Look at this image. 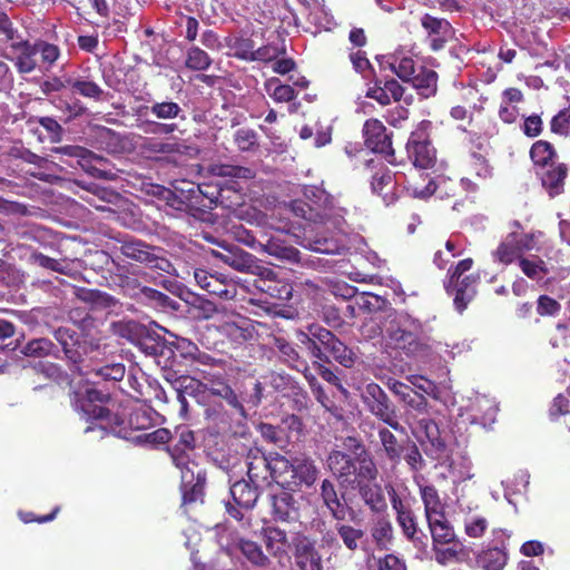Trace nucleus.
Wrapping results in <instances>:
<instances>
[{
	"label": "nucleus",
	"instance_id": "nucleus-1",
	"mask_svg": "<svg viewBox=\"0 0 570 570\" xmlns=\"http://www.w3.org/2000/svg\"><path fill=\"white\" fill-rule=\"evenodd\" d=\"M384 346L407 356L425 354L429 344L422 322L405 312L389 314L384 318Z\"/></svg>",
	"mask_w": 570,
	"mask_h": 570
},
{
	"label": "nucleus",
	"instance_id": "nucleus-2",
	"mask_svg": "<svg viewBox=\"0 0 570 570\" xmlns=\"http://www.w3.org/2000/svg\"><path fill=\"white\" fill-rule=\"evenodd\" d=\"M195 448L193 431L184 429L178 442L169 450L171 460L180 470L183 505L186 507L203 499L206 482L205 471L190 460L187 451Z\"/></svg>",
	"mask_w": 570,
	"mask_h": 570
},
{
	"label": "nucleus",
	"instance_id": "nucleus-3",
	"mask_svg": "<svg viewBox=\"0 0 570 570\" xmlns=\"http://www.w3.org/2000/svg\"><path fill=\"white\" fill-rule=\"evenodd\" d=\"M357 453V478L352 480V489H357L364 504L374 513L385 512L387 503L383 489L379 483H372L376 480L379 470L363 444L356 443Z\"/></svg>",
	"mask_w": 570,
	"mask_h": 570
},
{
	"label": "nucleus",
	"instance_id": "nucleus-4",
	"mask_svg": "<svg viewBox=\"0 0 570 570\" xmlns=\"http://www.w3.org/2000/svg\"><path fill=\"white\" fill-rule=\"evenodd\" d=\"M303 197L291 202L294 215L312 223L325 224L334 210L332 196L321 187L305 186Z\"/></svg>",
	"mask_w": 570,
	"mask_h": 570
},
{
	"label": "nucleus",
	"instance_id": "nucleus-5",
	"mask_svg": "<svg viewBox=\"0 0 570 570\" xmlns=\"http://www.w3.org/2000/svg\"><path fill=\"white\" fill-rule=\"evenodd\" d=\"M362 400L367 410L379 420L395 431L403 432L404 428L396 420V409L384 390L376 383L366 384Z\"/></svg>",
	"mask_w": 570,
	"mask_h": 570
},
{
	"label": "nucleus",
	"instance_id": "nucleus-6",
	"mask_svg": "<svg viewBox=\"0 0 570 570\" xmlns=\"http://www.w3.org/2000/svg\"><path fill=\"white\" fill-rule=\"evenodd\" d=\"M219 246L220 249L212 250L213 256L233 269L253 275H263L264 272H267L266 269L263 271L254 255L240 247L225 243L219 244Z\"/></svg>",
	"mask_w": 570,
	"mask_h": 570
},
{
	"label": "nucleus",
	"instance_id": "nucleus-7",
	"mask_svg": "<svg viewBox=\"0 0 570 570\" xmlns=\"http://www.w3.org/2000/svg\"><path fill=\"white\" fill-rule=\"evenodd\" d=\"M429 125L430 122H422L420 128L411 134L406 144L407 155L414 166L423 169L432 168L436 161V151L425 132Z\"/></svg>",
	"mask_w": 570,
	"mask_h": 570
},
{
	"label": "nucleus",
	"instance_id": "nucleus-8",
	"mask_svg": "<svg viewBox=\"0 0 570 570\" xmlns=\"http://www.w3.org/2000/svg\"><path fill=\"white\" fill-rule=\"evenodd\" d=\"M348 441L352 443L351 446H353L355 455H357L361 450L356 449V443H362L355 439H348ZM326 463L342 487H352V480L357 478V456L352 459L348 454L334 450L328 454Z\"/></svg>",
	"mask_w": 570,
	"mask_h": 570
},
{
	"label": "nucleus",
	"instance_id": "nucleus-9",
	"mask_svg": "<svg viewBox=\"0 0 570 570\" xmlns=\"http://www.w3.org/2000/svg\"><path fill=\"white\" fill-rule=\"evenodd\" d=\"M302 498L284 489L271 497V514L274 521L296 523L301 519Z\"/></svg>",
	"mask_w": 570,
	"mask_h": 570
},
{
	"label": "nucleus",
	"instance_id": "nucleus-10",
	"mask_svg": "<svg viewBox=\"0 0 570 570\" xmlns=\"http://www.w3.org/2000/svg\"><path fill=\"white\" fill-rule=\"evenodd\" d=\"M318 473L320 470L311 458L295 456L291 476L284 480L285 489L301 491L303 488H311L316 482Z\"/></svg>",
	"mask_w": 570,
	"mask_h": 570
},
{
	"label": "nucleus",
	"instance_id": "nucleus-11",
	"mask_svg": "<svg viewBox=\"0 0 570 570\" xmlns=\"http://www.w3.org/2000/svg\"><path fill=\"white\" fill-rule=\"evenodd\" d=\"M320 495L323 504L335 521H345L347 517L352 521L355 519L356 513L353 508L348 507V499L345 497V493L338 497L336 488L331 480L325 479L322 481Z\"/></svg>",
	"mask_w": 570,
	"mask_h": 570
},
{
	"label": "nucleus",
	"instance_id": "nucleus-12",
	"mask_svg": "<svg viewBox=\"0 0 570 570\" xmlns=\"http://www.w3.org/2000/svg\"><path fill=\"white\" fill-rule=\"evenodd\" d=\"M292 542L296 566L301 570H323L322 557L312 539L297 532L292 535Z\"/></svg>",
	"mask_w": 570,
	"mask_h": 570
},
{
	"label": "nucleus",
	"instance_id": "nucleus-13",
	"mask_svg": "<svg viewBox=\"0 0 570 570\" xmlns=\"http://www.w3.org/2000/svg\"><path fill=\"white\" fill-rule=\"evenodd\" d=\"M35 42L20 39L10 43V53L3 57L11 61L19 75H28L33 72L38 67L37 52Z\"/></svg>",
	"mask_w": 570,
	"mask_h": 570
},
{
	"label": "nucleus",
	"instance_id": "nucleus-14",
	"mask_svg": "<svg viewBox=\"0 0 570 570\" xmlns=\"http://www.w3.org/2000/svg\"><path fill=\"white\" fill-rule=\"evenodd\" d=\"M108 400V393L88 389L86 395L77 400L75 407L86 421L94 419L102 422L110 415L109 410L102 406Z\"/></svg>",
	"mask_w": 570,
	"mask_h": 570
},
{
	"label": "nucleus",
	"instance_id": "nucleus-15",
	"mask_svg": "<svg viewBox=\"0 0 570 570\" xmlns=\"http://www.w3.org/2000/svg\"><path fill=\"white\" fill-rule=\"evenodd\" d=\"M532 237L525 234L510 233L493 252L494 261L509 265L522 253L531 248Z\"/></svg>",
	"mask_w": 570,
	"mask_h": 570
},
{
	"label": "nucleus",
	"instance_id": "nucleus-16",
	"mask_svg": "<svg viewBox=\"0 0 570 570\" xmlns=\"http://www.w3.org/2000/svg\"><path fill=\"white\" fill-rule=\"evenodd\" d=\"M365 145L374 153L392 155V141L385 126L377 119H368L364 124Z\"/></svg>",
	"mask_w": 570,
	"mask_h": 570
},
{
	"label": "nucleus",
	"instance_id": "nucleus-17",
	"mask_svg": "<svg viewBox=\"0 0 570 570\" xmlns=\"http://www.w3.org/2000/svg\"><path fill=\"white\" fill-rule=\"evenodd\" d=\"M262 537L266 550L275 558H284L289 547L293 546L292 538L279 527L263 528Z\"/></svg>",
	"mask_w": 570,
	"mask_h": 570
},
{
	"label": "nucleus",
	"instance_id": "nucleus-18",
	"mask_svg": "<svg viewBox=\"0 0 570 570\" xmlns=\"http://www.w3.org/2000/svg\"><path fill=\"white\" fill-rule=\"evenodd\" d=\"M194 277L199 287L207 291L209 294L226 299H230L235 295V288L233 285L226 284L219 277L205 269H196L194 272Z\"/></svg>",
	"mask_w": 570,
	"mask_h": 570
},
{
	"label": "nucleus",
	"instance_id": "nucleus-19",
	"mask_svg": "<svg viewBox=\"0 0 570 570\" xmlns=\"http://www.w3.org/2000/svg\"><path fill=\"white\" fill-rule=\"evenodd\" d=\"M476 277L468 275L461 281H455L452 285L451 295H454L455 308L461 313L465 309L469 302H471L476 293L475 291Z\"/></svg>",
	"mask_w": 570,
	"mask_h": 570
},
{
	"label": "nucleus",
	"instance_id": "nucleus-20",
	"mask_svg": "<svg viewBox=\"0 0 570 570\" xmlns=\"http://www.w3.org/2000/svg\"><path fill=\"white\" fill-rule=\"evenodd\" d=\"M247 473L252 481L266 480L269 472V456L258 449H249L246 456Z\"/></svg>",
	"mask_w": 570,
	"mask_h": 570
},
{
	"label": "nucleus",
	"instance_id": "nucleus-21",
	"mask_svg": "<svg viewBox=\"0 0 570 570\" xmlns=\"http://www.w3.org/2000/svg\"><path fill=\"white\" fill-rule=\"evenodd\" d=\"M131 283L134 286L130 296L141 302L154 303L156 306H169L175 309L178 306L177 302L173 301L166 294L148 286H141L136 279H132Z\"/></svg>",
	"mask_w": 570,
	"mask_h": 570
},
{
	"label": "nucleus",
	"instance_id": "nucleus-22",
	"mask_svg": "<svg viewBox=\"0 0 570 570\" xmlns=\"http://www.w3.org/2000/svg\"><path fill=\"white\" fill-rule=\"evenodd\" d=\"M230 495L238 508L249 510L255 505L259 494L256 487L240 480L230 487Z\"/></svg>",
	"mask_w": 570,
	"mask_h": 570
},
{
	"label": "nucleus",
	"instance_id": "nucleus-23",
	"mask_svg": "<svg viewBox=\"0 0 570 570\" xmlns=\"http://www.w3.org/2000/svg\"><path fill=\"white\" fill-rule=\"evenodd\" d=\"M154 248V246L135 238L121 240L119 247L124 256L145 265L148 264Z\"/></svg>",
	"mask_w": 570,
	"mask_h": 570
},
{
	"label": "nucleus",
	"instance_id": "nucleus-24",
	"mask_svg": "<svg viewBox=\"0 0 570 570\" xmlns=\"http://www.w3.org/2000/svg\"><path fill=\"white\" fill-rule=\"evenodd\" d=\"M568 175V167L564 164H558L549 168L542 176V185L549 195L554 197L564 191V180Z\"/></svg>",
	"mask_w": 570,
	"mask_h": 570
},
{
	"label": "nucleus",
	"instance_id": "nucleus-25",
	"mask_svg": "<svg viewBox=\"0 0 570 570\" xmlns=\"http://www.w3.org/2000/svg\"><path fill=\"white\" fill-rule=\"evenodd\" d=\"M409 82L412 83L420 96L430 98L435 95L438 89V73L434 70L421 67Z\"/></svg>",
	"mask_w": 570,
	"mask_h": 570
},
{
	"label": "nucleus",
	"instance_id": "nucleus-26",
	"mask_svg": "<svg viewBox=\"0 0 570 570\" xmlns=\"http://www.w3.org/2000/svg\"><path fill=\"white\" fill-rule=\"evenodd\" d=\"M429 528L433 539V546H445L452 543L454 531L443 514L428 518Z\"/></svg>",
	"mask_w": 570,
	"mask_h": 570
},
{
	"label": "nucleus",
	"instance_id": "nucleus-27",
	"mask_svg": "<svg viewBox=\"0 0 570 570\" xmlns=\"http://www.w3.org/2000/svg\"><path fill=\"white\" fill-rule=\"evenodd\" d=\"M335 531L344 547L353 552L361 548L365 538L363 529L344 523V521H336Z\"/></svg>",
	"mask_w": 570,
	"mask_h": 570
},
{
	"label": "nucleus",
	"instance_id": "nucleus-28",
	"mask_svg": "<svg viewBox=\"0 0 570 570\" xmlns=\"http://www.w3.org/2000/svg\"><path fill=\"white\" fill-rule=\"evenodd\" d=\"M377 433L385 456L394 465H397L403 456V452L405 450L404 446L397 441L396 436L387 428L379 429Z\"/></svg>",
	"mask_w": 570,
	"mask_h": 570
},
{
	"label": "nucleus",
	"instance_id": "nucleus-29",
	"mask_svg": "<svg viewBox=\"0 0 570 570\" xmlns=\"http://www.w3.org/2000/svg\"><path fill=\"white\" fill-rule=\"evenodd\" d=\"M73 294L78 299L96 307H111L118 303L114 296L99 289L75 287Z\"/></svg>",
	"mask_w": 570,
	"mask_h": 570
},
{
	"label": "nucleus",
	"instance_id": "nucleus-30",
	"mask_svg": "<svg viewBox=\"0 0 570 570\" xmlns=\"http://www.w3.org/2000/svg\"><path fill=\"white\" fill-rule=\"evenodd\" d=\"M29 262L45 269H49L62 275H71L70 265L66 258L56 259L35 250L30 254Z\"/></svg>",
	"mask_w": 570,
	"mask_h": 570
},
{
	"label": "nucleus",
	"instance_id": "nucleus-31",
	"mask_svg": "<svg viewBox=\"0 0 570 570\" xmlns=\"http://www.w3.org/2000/svg\"><path fill=\"white\" fill-rule=\"evenodd\" d=\"M82 156L83 157L78 158V164L87 174L98 179H116V175L114 173L99 169L92 165L94 161H107V159L104 156H100L89 149H87V154Z\"/></svg>",
	"mask_w": 570,
	"mask_h": 570
},
{
	"label": "nucleus",
	"instance_id": "nucleus-32",
	"mask_svg": "<svg viewBox=\"0 0 570 570\" xmlns=\"http://www.w3.org/2000/svg\"><path fill=\"white\" fill-rule=\"evenodd\" d=\"M393 175L390 170L383 169L375 173L371 181L372 191L382 196L386 205L393 202V197H390V191L393 189Z\"/></svg>",
	"mask_w": 570,
	"mask_h": 570
},
{
	"label": "nucleus",
	"instance_id": "nucleus-33",
	"mask_svg": "<svg viewBox=\"0 0 570 570\" xmlns=\"http://www.w3.org/2000/svg\"><path fill=\"white\" fill-rule=\"evenodd\" d=\"M269 463L268 475L285 489L284 480L291 476L293 459L288 460L276 453L275 455H269Z\"/></svg>",
	"mask_w": 570,
	"mask_h": 570
},
{
	"label": "nucleus",
	"instance_id": "nucleus-34",
	"mask_svg": "<svg viewBox=\"0 0 570 570\" xmlns=\"http://www.w3.org/2000/svg\"><path fill=\"white\" fill-rule=\"evenodd\" d=\"M420 494L424 504L426 519L433 515L443 514L438 490L433 485L420 487Z\"/></svg>",
	"mask_w": 570,
	"mask_h": 570
},
{
	"label": "nucleus",
	"instance_id": "nucleus-35",
	"mask_svg": "<svg viewBox=\"0 0 570 570\" xmlns=\"http://www.w3.org/2000/svg\"><path fill=\"white\" fill-rule=\"evenodd\" d=\"M171 387L175 390L176 394L186 396H196L205 390V385L200 381L187 375L175 377L171 381Z\"/></svg>",
	"mask_w": 570,
	"mask_h": 570
},
{
	"label": "nucleus",
	"instance_id": "nucleus-36",
	"mask_svg": "<svg viewBox=\"0 0 570 570\" xmlns=\"http://www.w3.org/2000/svg\"><path fill=\"white\" fill-rule=\"evenodd\" d=\"M234 144L239 151H256L259 147L257 132L247 127L237 129L234 132Z\"/></svg>",
	"mask_w": 570,
	"mask_h": 570
},
{
	"label": "nucleus",
	"instance_id": "nucleus-37",
	"mask_svg": "<svg viewBox=\"0 0 570 570\" xmlns=\"http://www.w3.org/2000/svg\"><path fill=\"white\" fill-rule=\"evenodd\" d=\"M21 352L31 357H45L55 354L56 346L50 340L41 337L28 342Z\"/></svg>",
	"mask_w": 570,
	"mask_h": 570
},
{
	"label": "nucleus",
	"instance_id": "nucleus-38",
	"mask_svg": "<svg viewBox=\"0 0 570 570\" xmlns=\"http://www.w3.org/2000/svg\"><path fill=\"white\" fill-rule=\"evenodd\" d=\"M326 351L336 362L347 368L352 367L357 360L355 352L338 338Z\"/></svg>",
	"mask_w": 570,
	"mask_h": 570
},
{
	"label": "nucleus",
	"instance_id": "nucleus-39",
	"mask_svg": "<svg viewBox=\"0 0 570 570\" xmlns=\"http://www.w3.org/2000/svg\"><path fill=\"white\" fill-rule=\"evenodd\" d=\"M390 68L404 82H409L415 75V63L410 57L399 58L393 55Z\"/></svg>",
	"mask_w": 570,
	"mask_h": 570
},
{
	"label": "nucleus",
	"instance_id": "nucleus-40",
	"mask_svg": "<svg viewBox=\"0 0 570 570\" xmlns=\"http://www.w3.org/2000/svg\"><path fill=\"white\" fill-rule=\"evenodd\" d=\"M35 122H38L48 132V139L50 142L58 144L62 140L65 130L55 118L46 116L39 118H30L27 121L29 126Z\"/></svg>",
	"mask_w": 570,
	"mask_h": 570
},
{
	"label": "nucleus",
	"instance_id": "nucleus-41",
	"mask_svg": "<svg viewBox=\"0 0 570 570\" xmlns=\"http://www.w3.org/2000/svg\"><path fill=\"white\" fill-rule=\"evenodd\" d=\"M372 538L377 546H385L393 538V527L387 517H379L371 530Z\"/></svg>",
	"mask_w": 570,
	"mask_h": 570
},
{
	"label": "nucleus",
	"instance_id": "nucleus-42",
	"mask_svg": "<svg viewBox=\"0 0 570 570\" xmlns=\"http://www.w3.org/2000/svg\"><path fill=\"white\" fill-rule=\"evenodd\" d=\"M180 297L198 312V317L209 318L216 312V305L202 296L186 292Z\"/></svg>",
	"mask_w": 570,
	"mask_h": 570
},
{
	"label": "nucleus",
	"instance_id": "nucleus-43",
	"mask_svg": "<svg viewBox=\"0 0 570 570\" xmlns=\"http://www.w3.org/2000/svg\"><path fill=\"white\" fill-rule=\"evenodd\" d=\"M422 27L429 32L430 36H451L452 27L446 19L435 18L430 14H424L421 19Z\"/></svg>",
	"mask_w": 570,
	"mask_h": 570
},
{
	"label": "nucleus",
	"instance_id": "nucleus-44",
	"mask_svg": "<svg viewBox=\"0 0 570 570\" xmlns=\"http://www.w3.org/2000/svg\"><path fill=\"white\" fill-rule=\"evenodd\" d=\"M149 110L158 119L169 120L177 117L184 119L181 107L174 101L155 102L149 107Z\"/></svg>",
	"mask_w": 570,
	"mask_h": 570
},
{
	"label": "nucleus",
	"instance_id": "nucleus-45",
	"mask_svg": "<svg viewBox=\"0 0 570 570\" xmlns=\"http://www.w3.org/2000/svg\"><path fill=\"white\" fill-rule=\"evenodd\" d=\"M239 549L243 556L252 563L261 567L268 564V558L264 554L261 546L256 542L250 540H240Z\"/></svg>",
	"mask_w": 570,
	"mask_h": 570
},
{
	"label": "nucleus",
	"instance_id": "nucleus-46",
	"mask_svg": "<svg viewBox=\"0 0 570 570\" xmlns=\"http://www.w3.org/2000/svg\"><path fill=\"white\" fill-rule=\"evenodd\" d=\"M556 156L553 146L546 140L535 141L530 149V157L537 165H547Z\"/></svg>",
	"mask_w": 570,
	"mask_h": 570
},
{
	"label": "nucleus",
	"instance_id": "nucleus-47",
	"mask_svg": "<svg viewBox=\"0 0 570 570\" xmlns=\"http://www.w3.org/2000/svg\"><path fill=\"white\" fill-rule=\"evenodd\" d=\"M264 250L271 256L289 262H297L299 259V252L292 246H283L277 242L271 240L264 245Z\"/></svg>",
	"mask_w": 570,
	"mask_h": 570
},
{
	"label": "nucleus",
	"instance_id": "nucleus-48",
	"mask_svg": "<svg viewBox=\"0 0 570 570\" xmlns=\"http://www.w3.org/2000/svg\"><path fill=\"white\" fill-rule=\"evenodd\" d=\"M184 146H181L180 144L178 142H171V141H159V140H147L144 145H142V150L148 154L149 156L151 155H157V154H176V153H183V149Z\"/></svg>",
	"mask_w": 570,
	"mask_h": 570
},
{
	"label": "nucleus",
	"instance_id": "nucleus-49",
	"mask_svg": "<svg viewBox=\"0 0 570 570\" xmlns=\"http://www.w3.org/2000/svg\"><path fill=\"white\" fill-rule=\"evenodd\" d=\"M78 185L87 191L91 193L99 200L107 204L119 205L122 202L121 195L111 188L101 187L96 184H88L85 186L79 183Z\"/></svg>",
	"mask_w": 570,
	"mask_h": 570
},
{
	"label": "nucleus",
	"instance_id": "nucleus-50",
	"mask_svg": "<svg viewBox=\"0 0 570 570\" xmlns=\"http://www.w3.org/2000/svg\"><path fill=\"white\" fill-rule=\"evenodd\" d=\"M214 174L220 177H232L238 179H252L254 171L248 167L234 165H219L213 169Z\"/></svg>",
	"mask_w": 570,
	"mask_h": 570
},
{
	"label": "nucleus",
	"instance_id": "nucleus-51",
	"mask_svg": "<svg viewBox=\"0 0 570 570\" xmlns=\"http://www.w3.org/2000/svg\"><path fill=\"white\" fill-rule=\"evenodd\" d=\"M410 471L413 473L422 471L425 466V460L414 442H409L405 454L403 456Z\"/></svg>",
	"mask_w": 570,
	"mask_h": 570
},
{
	"label": "nucleus",
	"instance_id": "nucleus-52",
	"mask_svg": "<svg viewBox=\"0 0 570 570\" xmlns=\"http://www.w3.org/2000/svg\"><path fill=\"white\" fill-rule=\"evenodd\" d=\"M420 443L426 456L433 460H442L444 458L446 444L441 435L429 440L420 439Z\"/></svg>",
	"mask_w": 570,
	"mask_h": 570
},
{
	"label": "nucleus",
	"instance_id": "nucleus-53",
	"mask_svg": "<svg viewBox=\"0 0 570 570\" xmlns=\"http://www.w3.org/2000/svg\"><path fill=\"white\" fill-rule=\"evenodd\" d=\"M35 47L37 49V56L40 55L42 63L48 67H51L60 57V49L56 45L43 40H37L35 41Z\"/></svg>",
	"mask_w": 570,
	"mask_h": 570
},
{
	"label": "nucleus",
	"instance_id": "nucleus-54",
	"mask_svg": "<svg viewBox=\"0 0 570 570\" xmlns=\"http://www.w3.org/2000/svg\"><path fill=\"white\" fill-rule=\"evenodd\" d=\"M212 63L209 56L198 47L188 50L186 66L193 70H206Z\"/></svg>",
	"mask_w": 570,
	"mask_h": 570
},
{
	"label": "nucleus",
	"instance_id": "nucleus-55",
	"mask_svg": "<svg viewBox=\"0 0 570 570\" xmlns=\"http://www.w3.org/2000/svg\"><path fill=\"white\" fill-rule=\"evenodd\" d=\"M298 342L316 358L315 362H330L328 356L322 351L321 344L316 342L309 334L299 332L297 334Z\"/></svg>",
	"mask_w": 570,
	"mask_h": 570
},
{
	"label": "nucleus",
	"instance_id": "nucleus-56",
	"mask_svg": "<svg viewBox=\"0 0 570 570\" xmlns=\"http://www.w3.org/2000/svg\"><path fill=\"white\" fill-rule=\"evenodd\" d=\"M55 338L62 346L65 354L71 358L72 357V347L77 343L76 332L69 327H59L55 331Z\"/></svg>",
	"mask_w": 570,
	"mask_h": 570
},
{
	"label": "nucleus",
	"instance_id": "nucleus-57",
	"mask_svg": "<svg viewBox=\"0 0 570 570\" xmlns=\"http://www.w3.org/2000/svg\"><path fill=\"white\" fill-rule=\"evenodd\" d=\"M308 248L322 254H341L343 246L332 238H315L308 240Z\"/></svg>",
	"mask_w": 570,
	"mask_h": 570
},
{
	"label": "nucleus",
	"instance_id": "nucleus-58",
	"mask_svg": "<svg viewBox=\"0 0 570 570\" xmlns=\"http://www.w3.org/2000/svg\"><path fill=\"white\" fill-rule=\"evenodd\" d=\"M519 264L522 272L532 279H540L547 274L544 263L541 259L520 258Z\"/></svg>",
	"mask_w": 570,
	"mask_h": 570
},
{
	"label": "nucleus",
	"instance_id": "nucleus-59",
	"mask_svg": "<svg viewBox=\"0 0 570 570\" xmlns=\"http://www.w3.org/2000/svg\"><path fill=\"white\" fill-rule=\"evenodd\" d=\"M396 520L399 525L402 528L404 535L411 541H415V535L417 532V527L415 522V518L412 511L409 509L396 515Z\"/></svg>",
	"mask_w": 570,
	"mask_h": 570
},
{
	"label": "nucleus",
	"instance_id": "nucleus-60",
	"mask_svg": "<svg viewBox=\"0 0 570 570\" xmlns=\"http://www.w3.org/2000/svg\"><path fill=\"white\" fill-rule=\"evenodd\" d=\"M71 87L81 96L87 98L100 99L102 89L94 81L71 80Z\"/></svg>",
	"mask_w": 570,
	"mask_h": 570
},
{
	"label": "nucleus",
	"instance_id": "nucleus-61",
	"mask_svg": "<svg viewBox=\"0 0 570 570\" xmlns=\"http://www.w3.org/2000/svg\"><path fill=\"white\" fill-rule=\"evenodd\" d=\"M551 131L558 135H567L570 130V106L559 111L550 122Z\"/></svg>",
	"mask_w": 570,
	"mask_h": 570
},
{
	"label": "nucleus",
	"instance_id": "nucleus-62",
	"mask_svg": "<svg viewBox=\"0 0 570 570\" xmlns=\"http://www.w3.org/2000/svg\"><path fill=\"white\" fill-rule=\"evenodd\" d=\"M94 371L96 376L105 381H120L125 375V366L120 363L105 365Z\"/></svg>",
	"mask_w": 570,
	"mask_h": 570
},
{
	"label": "nucleus",
	"instance_id": "nucleus-63",
	"mask_svg": "<svg viewBox=\"0 0 570 570\" xmlns=\"http://www.w3.org/2000/svg\"><path fill=\"white\" fill-rule=\"evenodd\" d=\"M67 85H71L70 78L63 80L60 77L53 76L43 80L40 85V89L45 96L51 97L55 92H59L65 89Z\"/></svg>",
	"mask_w": 570,
	"mask_h": 570
},
{
	"label": "nucleus",
	"instance_id": "nucleus-64",
	"mask_svg": "<svg viewBox=\"0 0 570 570\" xmlns=\"http://www.w3.org/2000/svg\"><path fill=\"white\" fill-rule=\"evenodd\" d=\"M307 334H309V336L318 342L325 350H327L337 340L331 331L318 325L309 326Z\"/></svg>",
	"mask_w": 570,
	"mask_h": 570
}]
</instances>
